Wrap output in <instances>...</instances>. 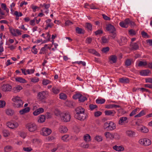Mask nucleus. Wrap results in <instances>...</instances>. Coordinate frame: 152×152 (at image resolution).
Here are the masks:
<instances>
[{
	"mask_svg": "<svg viewBox=\"0 0 152 152\" xmlns=\"http://www.w3.org/2000/svg\"><path fill=\"white\" fill-rule=\"evenodd\" d=\"M103 127L107 131H112L116 128V124L113 122L107 121L104 124Z\"/></svg>",
	"mask_w": 152,
	"mask_h": 152,
	"instance_id": "1",
	"label": "nucleus"
},
{
	"mask_svg": "<svg viewBox=\"0 0 152 152\" xmlns=\"http://www.w3.org/2000/svg\"><path fill=\"white\" fill-rule=\"evenodd\" d=\"M12 100L14 102V106L17 107H22L23 102L18 96H14Z\"/></svg>",
	"mask_w": 152,
	"mask_h": 152,
	"instance_id": "2",
	"label": "nucleus"
},
{
	"mask_svg": "<svg viewBox=\"0 0 152 152\" xmlns=\"http://www.w3.org/2000/svg\"><path fill=\"white\" fill-rule=\"evenodd\" d=\"M48 94V92L47 91L39 92L37 94L38 98L40 101L44 102H45V100L46 98V97Z\"/></svg>",
	"mask_w": 152,
	"mask_h": 152,
	"instance_id": "3",
	"label": "nucleus"
},
{
	"mask_svg": "<svg viewBox=\"0 0 152 152\" xmlns=\"http://www.w3.org/2000/svg\"><path fill=\"white\" fill-rule=\"evenodd\" d=\"M106 29L111 33V37L113 39H114L116 36V34L115 32V29L114 26L111 24H108L106 27Z\"/></svg>",
	"mask_w": 152,
	"mask_h": 152,
	"instance_id": "4",
	"label": "nucleus"
},
{
	"mask_svg": "<svg viewBox=\"0 0 152 152\" xmlns=\"http://www.w3.org/2000/svg\"><path fill=\"white\" fill-rule=\"evenodd\" d=\"M26 128L30 132H34L37 129V126L36 124L34 123H30L27 124L26 125Z\"/></svg>",
	"mask_w": 152,
	"mask_h": 152,
	"instance_id": "5",
	"label": "nucleus"
},
{
	"mask_svg": "<svg viewBox=\"0 0 152 152\" xmlns=\"http://www.w3.org/2000/svg\"><path fill=\"white\" fill-rule=\"evenodd\" d=\"M61 118L62 121L66 122H69L70 119V115L69 112L63 113L61 115Z\"/></svg>",
	"mask_w": 152,
	"mask_h": 152,
	"instance_id": "6",
	"label": "nucleus"
},
{
	"mask_svg": "<svg viewBox=\"0 0 152 152\" xmlns=\"http://www.w3.org/2000/svg\"><path fill=\"white\" fill-rule=\"evenodd\" d=\"M139 142L140 144L145 146L149 145L151 144L150 140L147 138L141 139L139 140Z\"/></svg>",
	"mask_w": 152,
	"mask_h": 152,
	"instance_id": "7",
	"label": "nucleus"
},
{
	"mask_svg": "<svg viewBox=\"0 0 152 152\" xmlns=\"http://www.w3.org/2000/svg\"><path fill=\"white\" fill-rule=\"evenodd\" d=\"M87 116V115L85 113L75 114V118L81 121H83L85 120Z\"/></svg>",
	"mask_w": 152,
	"mask_h": 152,
	"instance_id": "8",
	"label": "nucleus"
},
{
	"mask_svg": "<svg viewBox=\"0 0 152 152\" xmlns=\"http://www.w3.org/2000/svg\"><path fill=\"white\" fill-rule=\"evenodd\" d=\"M51 132V129L47 128H43L42 129L41 133L44 136H47L50 134Z\"/></svg>",
	"mask_w": 152,
	"mask_h": 152,
	"instance_id": "9",
	"label": "nucleus"
},
{
	"mask_svg": "<svg viewBox=\"0 0 152 152\" xmlns=\"http://www.w3.org/2000/svg\"><path fill=\"white\" fill-rule=\"evenodd\" d=\"M7 125L8 127L12 129H14L18 126V124L16 122H8L7 123Z\"/></svg>",
	"mask_w": 152,
	"mask_h": 152,
	"instance_id": "10",
	"label": "nucleus"
},
{
	"mask_svg": "<svg viewBox=\"0 0 152 152\" xmlns=\"http://www.w3.org/2000/svg\"><path fill=\"white\" fill-rule=\"evenodd\" d=\"M127 119L128 118L127 117H121L118 121V124L119 125H122L124 124V123H127L128 122V121H127Z\"/></svg>",
	"mask_w": 152,
	"mask_h": 152,
	"instance_id": "11",
	"label": "nucleus"
},
{
	"mask_svg": "<svg viewBox=\"0 0 152 152\" xmlns=\"http://www.w3.org/2000/svg\"><path fill=\"white\" fill-rule=\"evenodd\" d=\"M127 40L126 37H121L120 39L118 40L120 45L122 46L126 44Z\"/></svg>",
	"mask_w": 152,
	"mask_h": 152,
	"instance_id": "12",
	"label": "nucleus"
},
{
	"mask_svg": "<svg viewBox=\"0 0 152 152\" xmlns=\"http://www.w3.org/2000/svg\"><path fill=\"white\" fill-rule=\"evenodd\" d=\"M12 88V86L9 84L4 85L1 87L2 90L4 92L10 91Z\"/></svg>",
	"mask_w": 152,
	"mask_h": 152,
	"instance_id": "13",
	"label": "nucleus"
},
{
	"mask_svg": "<svg viewBox=\"0 0 152 152\" xmlns=\"http://www.w3.org/2000/svg\"><path fill=\"white\" fill-rule=\"evenodd\" d=\"M130 46L131 49L133 50H136L139 49V46L137 42L131 43Z\"/></svg>",
	"mask_w": 152,
	"mask_h": 152,
	"instance_id": "14",
	"label": "nucleus"
},
{
	"mask_svg": "<svg viewBox=\"0 0 152 152\" xmlns=\"http://www.w3.org/2000/svg\"><path fill=\"white\" fill-rule=\"evenodd\" d=\"M85 109L81 107H79L76 108L75 111L76 113L75 114H81L85 113Z\"/></svg>",
	"mask_w": 152,
	"mask_h": 152,
	"instance_id": "15",
	"label": "nucleus"
},
{
	"mask_svg": "<svg viewBox=\"0 0 152 152\" xmlns=\"http://www.w3.org/2000/svg\"><path fill=\"white\" fill-rule=\"evenodd\" d=\"M111 64L115 63L117 61V57L115 55H112L110 56L109 58Z\"/></svg>",
	"mask_w": 152,
	"mask_h": 152,
	"instance_id": "16",
	"label": "nucleus"
},
{
	"mask_svg": "<svg viewBox=\"0 0 152 152\" xmlns=\"http://www.w3.org/2000/svg\"><path fill=\"white\" fill-rule=\"evenodd\" d=\"M126 135L129 137H134L135 133L134 132L130 130H128L126 132Z\"/></svg>",
	"mask_w": 152,
	"mask_h": 152,
	"instance_id": "17",
	"label": "nucleus"
},
{
	"mask_svg": "<svg viewBox=\"0 0 152 152\" xmlns=\"http://www.w3.org/2000/svg\"><path fill=\"white\" fill-rule=\"evenodd\" d=\"M116 112L114 110H108L104 111L105 115H111L112 116H114L116 113Z\"/></svg>",
	"mask_w": 152,
	"mask_h": 152,
	"instance_id": "18",
	"label": "nucleus"
},
{
	"mask_svg": "<svg viewBox=\"0 0 152 152\" xmlns=\"http://www.w3.org/2000/svg\"><path fill=\"white\" fill-rule=\"evenodd\" d=\"M30 108L29 107H27L25 108L22 110H20L19 111V113L21 115H23L24 114L28 112L30 110Z\"/></svg>",
	"mask_w": 152,
	"mask_h": 152,
	"instance_id": "19",
	"label": "nucleus"
},
{
	"mask_svg": "<svg viewBox=\"0 0 152 152\" xmlns=\"http://www.w3.org/2000/svg\"><path fill=\"white\" fill-rule=\"evenodd\" d=\"M119 82L122 83H127L129 82V78L125 77H122L119 79Z\"/></svg>",
	"mask_w": 152,
	"mask_h": 152,
	"instance_id": "20",
	"label": "nucleus"
},
{
	"mask_svg": "<svg viewBox=\"0 0 152 152\" xmlns=\"http://www.w3.org/2000/svg\"><path fill=\"white\" fill-rule=\"evenodd\" d=\"M151 72L148 69L143 70L140 72V74L142 76H147Z\"/></svg>",
	"mask_w": 152,
	"mask_h": 152,
	"instance_id": "21",
	"label": "nucleus"
},
{
	"mask_svg": "<svg viewBox=\"0 0 152 152\" xmlns=\"http://www.w3.org/2000/svg\"><path fill=\"white\" fill-rule=\"evenodd\" d=\"M15 80L16 81L20 82V83H25L26 81L25 79L20 77H17L15 78Z\"/></svg>",
	"mask_w": 152,
	"mask_h": 152,
	"instance_id": "22",
	"label": "nucleus"
},
{
	"mask_svg": "<svg viewBox=\"0 0 152 152\" xmlns=\"http://www.w3.org/2000/svg\"><path fill=\"white\" fill-rule=\"evenodd\" d=\"M59 130L61 133H64L66 132L68 130V129L67 127L65 126H60L59 127Z\"/></svg>",
	"mask_w": 152,
	"mask_h": 152,
	"instance_id": "23",
	"label": "nucleus"
},
{
	"mask_svg": "<svg viewBox=\"0 0 152 152\" xmlns=\"http://www.w3.org/2000/svg\"><path fill=\"white\" fill-rule=\"evenodd\" d=\"M104 134L106 138L113 139L114 138L113 134L109 132H106L104 133Z\"/></svg>",
	"mask_w": 152,
	"mask_h": 152,
	"instance_id": "24",
	"label": "nucleus"
},
{
	"mask_svg": "<svg viewBox=\"0 0 152 152\" xmlns=\"http://www.w3.org/2000/svg\"><path fill=\"white\" fill-rule=\"evenodd\" d=\"M113 149L115 150L116 151H123L124 150V147H122L121 146H117L115 145L113 147Z\"/></svg>",
	"mask_w": 152,
	"mask_h": 152,
	"instance_id": "25",
	"label": "nucleus"
},
{
	"mask_svg": "<svg viewBox=\"0 0 152 152\" xmlns=\"http://www.w3.org/2000/svg\"><path fill=\"white\" fill-rule=\"evenodd\" d=\"M88 52L89 53L94 54L96 56H100V55L94 49H89L88 50Z\"/></svg>",
	"mask_w": 152,
	"mask_h": 152,
	"instance_id": "26",
	"label": "nucleus"
},
{
	"mask_svg": "<svg viewBox=\"0 0 152 152\" xmlns=\"http://www.w3.org/2000/svg\"><path fill=\"white\" fill-rule=\"evenodd\" d=\"M84 140L86 142H89L91 140V136L88 134H86L84 136Z\"/></svg>",
	"mask_w": 152,
	"mask_h": 152,
	"instance_id": "27",
	"label": "nucleus"
},
{
	"mask_svg": "<svg viewBox=\"0 0 152 152\" xmlns=\"http://www.w3.org/2000/svg\"><path fill=\"white\" fill-rule=\"evenodd\" d=\"M9 29L10 33L12 35L15 37L17 36L18 35L16 33V29L10 28Z\"/></svg>",
	"mask_w": 152,
	"mask_h": 152,
	"instance_id": "28",
	"label": "nucleus"
},
{
	"mask_svg": "<svg viewBox=\"0 0 152 152\" xmlns=\"http://www.w3.org/2000/svg\"><path fill=\"white\" fill-rule=\"evenodd\" d=\"M86 27L88 31L92 30V26L91 24L89 23H87L86 24Z\"/></svg>",
	"mask_w": 152,
	"mask_h": 152,
	"instance_id": "29",
	"label": "nucleus"
},
{
	"mask_svg": "<svg viewBox=\"0 0 152 152\" xmlns=\"http://www.w3.org/2000/svg\"><path fill=\"white\" fill-rule=\"evenodd\" d=\"M102 44L107 43L109 42V39L106 38L105 36L102 37L101 38Z\"/></svg>",
	"mask_w": 152,
	"mask_h": 152,
	"instance_id": "30",
	"label": "nucleus"
},
{
	"mask_svg": "<svg viewBox=\"0 0 152 152\" xmlns=\"http://www.w3.org/2000/svg\"><path fill=\"white\" fill-rule=\"evenodd\" d=\"M105 100L104 99H98L96 100V102L97 104H102L105 102Z\"/></svg>",
	"mask_w": 152,
	"mask_h": 152,
	"instance_id": "31",
	"label": "nucleus"
},
{
	"mask_svg": "<svg viewBox=\"0 0 152 152\" xmlns=\"http://www.w3.org/2000/svg\"><path fill=\"white\" fill-rule=\"evenodd\" d=\"M45 120V115H42L39 117V119L38 120V121L40 123L44 122Z\"/></svg>",
	"mask_w": 152,
	"mask_h": 152,
	"instance_id": "32",
	"label": "nucleus"
},
{
	"mask_svg": "<svg viewBox=\"0 0 152 152\" xmlns=\"http://www.w3.org/2000/svg\"><path fill=\"white\" fill-rule=\"evenodd\" d=\"M147 63L146 61H140L138 64L139 66H148Z\"/></svg>",
	"mask_w": 152,
	"mask_h": 152,
	"instance_id": "33",
	"label": "nucleus"
},
{
	"mask_svg": "<svg viewBox=\"0 0 152 152\" xmlns=\"http://www.w3.org/2000/svg\"><path fill=\"white\" fill-rule=\"evenodd\" d=\"M87 6L89 7L90 9H99L98 8L95 7L94 6L93 4L89 5V4H86L84 6V7L86 8H88Z\"/></svg>",
	"mask_w": 152,
	"mask_h": 152,
	"instance_id": "34",
	"label": "nucleus"
},
{
	"mask_svg": "<svg viewBox=\"0 0 152 152\" xmlns=\"http://www.w3.org/2000/svg\"><path fill=\"white\" fill-rule=\"evenodd\" d=\"M145 112L144 110L141 111L138 114L135 116V118L140 117L142 116L145 115Z\"/></svg>",
	"mask_w": 152,
	"mask_h": 152,
	"instance_id": "35",
	"label": "nucleus"
},
{
	"mask_svg": "<svg viewBox=\"0 0 152 152\" xmlns=\"http://www.w3.org/2000/svg\"><path fill=\"white\" fill-rule=\"evenodd\" d=\"M59 98L61 99L65 100L66 99L67 96L66 94L63 93H61L59 94Z\"/></svg>",
	"mask_w": 152,
	"mask_h": 152,
	"instance_id": "36",
	"label": "nucleus"
},
{
	"mask_svg": "<svg viewBox=\"0 0 152 152\" xmlns=\"http://www.w3.org/2000/svg\"><path fill=\"white\" fill-rule=\"evenodd\" d=\"M12 149V147L10 145H7L4 148V151L6 152H9Z\"/></svg>",
	"mask_w": 152,
	"mask_h": 152,
	"instance_id": "37",
	"label": "nucleus"
},
{
	"mask_svg": "<svg viewBox=\"0 0 152 152\" xmlns=\"http://www.w3.org/2000/svg\"><path fill=\"white\" fill-rule=\"evenodd\" d=\"M69 136L68 135L66 134L63 136L61 137V139L64 142H67L69 140Z\"/></svg>",
	"mask_w": 152,
	"mask_h": 152,
	"instance_id": "38",
	"label": "nucleus"
},
{
	"mask_svg": "<svg viewBox=\"0 0 152 152\" xmlns=\"http://www.w3.org/2000/svg\"><path fill=\"white\" fill-rule=\"evenodd\" d=\"M6 113L8 115H12L14 113V111L11 109H8L6 111Z\"/></svg>",
	"mask_w": 152,
	"mask_h": 152,
	"instance_id": "39",
	"label": "nucleus"
},
{
	"mask_svg": "<svg viewBox=\"0 0 152 152\" xmlns=\"http://www.w3.org/2000/svg\"><path fill=\"white\" fill-rule=\"evenodd\" d=\"M87 100V98L86 97L83 96L82 94L80 98H79V101L80 102H83L86 100Z\"/></svg>",
	"mask_w": 152,
	"mask_h": 152,
	"instance_id": "40",
	"label": "nucleus"
},
{
	"mask_svg": "<svg viewBox=\"0 0 152 152\" xmlns=\"http://www.w3.org/2000/svg\"><path fill=\"white\" fill-rule=\"evenodd\" d=\"M76 32L78 34H82L83 33L84 31L81 28H79L78 27H77L76 28Z\"/></svg>",
	"mask_w": 152,
	"mask_h": 152,
	"instance_id": "41",
	"label": "nucleus"
},
{
	"mask_svg": "<svg viewBox=\"0 0 152 152\" xmlns=\"http://www.w3.org/2000/svg\"><path fill=\"white\" fill-rule=\"evenodd\" d=\"M139 109V108H137L132 112L130 113L129 115V116H132L134 115H135L137 113V110Z\"/></svg>",
	"mask_w": 152,
	"mask_h": 152,
	"instance_id": "42",
	"label": "nucleus"
},
{
	"mask_svg": "<svg viewBox=\"0 0 152 152\" xmlns=\"http://www.w3.org/2000/svg\"><path fill=\"white\" fill-rule=\"evenodd\" d=\"M141 132L144 133H147L148 132V129L145 126H143L140 128Z\"/></svg>",
	"mask_w": 152,
	"mask_h": 152,
	"instance_id": "43",
	"label": "nucleus"
},
{
	"mask_svg": "<svg viewBox=\"0 0 152 152\" xmlns=\"http://www.w3.org/2000/svg\"><path fill=\"white\" fill-rule=\"evenodd\" d=\"M52 91L55 94H57L60 92V90L59 89L54 87L52 89Z\"/></svg>",
	"mask_w": 152,
	"mask_h": 152,
	"instance_id": "44",
	"label": "nucleus"
},
{
	"mask_svg": "<svg viewBox=\"0 0 152 152\" xmlns=\"http://www.w3.org/2000/svg\"><path fill=\"white\" fill-rule=\"evenodd\" d=\"M30 80L31 82L36 83L39 81V79L37 77H34L33 78H30Z\"/></svg>",
	"mask_w": 152,
	"mask_h": 152,
	"instance_id": "45",
	"label": "nucleus"
},
{
	"mask_svg": "<svg viewBox=\"0 0 152 152\" xmlns=\"http://www.w3.org/2000/svg\"><path fill=\"white\" fill-rule=\"evenodd\" d=\"M81 96V94L79 93H77L74 95L72 97L74 99H79V98H80Z\"/></svg>",
	"mask_w": 152,
	"mask_h": 152,
	"instance_id": "46",
	"label": "nucleus"
},
{
	"mask_svg": "<svg viewBox=\"0 0 152 152\" xmlns=\"http://www.w3.org/2000/svg\"><path fill=\"white\" fill-rule=\"evenodd\" d=\"M13 15L17 17H20L23 15V14L21 12H18L17 11L14 12Z\"/></svg>",
	"mask_w": 152,
	"mask_h": 152,
	"instance_id": "47",
	"label": "nucleus"
},
{
	"mask_svg": "<svg viewBox=\"0 0 152 152\" xmlns=\"http://www.w3.org/2000/svg\"><path fill=\"white\" fill-rule=\"evenodd\" d=\"M119 25L122 28H127L128 27V25L126 24L124 21L120 22L119 23Z\"/></svg>",
	"mask_w": 152,
	"mask_h": 152,
	"instance_id": "48",
	"label": "nucleus"
},
{
	"mask_svg": "<svg viewBox=\"0 0 152 152\" xmlns=\"http://www.w3.org/2000/svg\"><path fill=\"white\" fill-rule=\"evenodd\" d=\"M22 89V87L19 85L16 86L14 88V91H16L17 92H19L20 90Z\"/></svg>",
	"mask_w": 152,
	"mask_h": 152,
	"instance_id": "49",
	"label": "nucleus"
},
{
	"mask_svg": "<svg viewBox=\"0 0 152 152\" xmlns=\"http://www.w3.org/2000/svg\"><path fill=\"white\" fill-rule=\"evenodd\" d=\"M23 149L24 151L27 152H30L33 150L31 147H23Z\"/></svg>",
	"mask_w": 152,
	"mask_h": 152,
	"instance_id": "50",
	"label": "nucleus"
},
{
	"mask_svg": "<svg viewBox=\"0 0 152 152\" xmlns=\"http://www.w3.org/2000/svg\"><path fill=\"white\" fill-rule=\"evenodd\" d=\"M95 140L98 142L101 141L102 140V138L100 136H96L94 138Z\"/></svg>",
	"mask_w": 152,
	"mask_h": 152,
	"instance_id": "51",
	"label": "nucleus"
},
{
	"mask_svg": "<svg viewBox=\"0 0 152 152\" xmlns=\"http://www.w3.org/2000/svg\"><path fill=\"white\" fill-rule=\"evenodd\" d=\"M89 107L91 110H93L94 109L97 107V106L96 105L91 104L89 105Z\"/></svg>",
	"mask_w": 152,
	"mask_h": 152,
	"instance_id": "52",
	"label": "nucleus"
},
{
	"mask_svg": "<svg viewBox=\"0 0 152 152\" xmlns=\"http://www.w3.org/2000/svg\"><path fill=\"white\" fill-rule=\"evenodd\" d=\"M110 48L108 47L104 48L102 50V52L103 53H106L109 51Z\"/></svg>",
	"mask_w": 152,
	"mask_h": 152,
	"instance_id": "53",
	"label": "nucleus"
},
{
	"mask_svg": "<svg viewBox=\"0 0 152 152\" xmlns=\"http://www.w3.org/2000/svg\"><path fill=\"white\" fill-rule=\"evenodd\" d=\"M102 114V112L99 111H96L94 113V115L95 117H98L101 115Z\"/></svg>",
	"mask_w": 152,
	"mask_h": 152,
	"instance_id": "54",
	"label": "nucleus"
},
{
	"mask_svg": "<svg viewBox=\"0 0 152 152\" xmlns=\"http://www.w3.org/2000/svg\"><path fill=\"white\" fill-rule=\"evenodd\" d=\"M141 34L142 36L143 37H147L148 38L149 37V36L147 33L144 31H142L141 32Z\"/></svg>",
	"mask_w": 152,
	"mask_h": 152,
	"instance_id": "55",
	"label": "nucleus"
},
{
	"mask_svg": "<svg viewBox=\"0 0 152 152\" xmlns=\"http://www.w3.org/2000/svg\"><path fill=\"white\" fill-rule=\"evenodd\" d=\"M6 103L5 101L1 100L0 101V108H3L5 105Z\"/></svg>",
	"mask_w": 152,
	"mask_h": 152,
	"instance_id": "56",
	"label": "nucleus"
},
{
	"mask_svg": "<svg viewBox=\"0 0 152 152\" xmlns=\"http://www.w3.org/2000/svg\"><path fill=\"white\" fill-rule=\"evenodd\" d=\"M131 64V60L129 59H127L125 61V64L126 66L130 65Z\"/></svg>",
	"mask_w": 152,
	"mask_h": 152,
	"instance_id": "57",
	"label": "nucleus"
},
{
	"mask_svg": "<svg viewBox=\"0 0 152 152\" xmlns=\"http://www.w3.org/2000/svg\"><path fill=\"white\" fill-rule=\"evenodd\" d=\"M35 47L36 45L34 46L31 50L32 52L35 54H37V49Z\"/></svg>",
	"mask_w": 152,
	"mask_h": 152,
	"instance_id": "58",
	"label": "nucleus"
},
{
	"mask_svg": "<svg viewBox=\"0 0 152 152\" xmlns=\"http://www.w3.org/2000/svg\"><path fill=\"white\" fill-rule=\"evenodd\" d=\"M50 81L47 80H44L42 81V84L44 85H46L49 84Z\"/></svg>",
	"mask_w": 152,
	"mask_h": 152,
	"instance_id": "59",
	"label": "nucleus"
},
{
	"mask_svg": "<svg viewBox=\"0 0 152 152\" xmlns=\"http://www.w3.org/2000/svg\"><path fill=\"white\" fill-rule=\"evenodd\" d=\"M34 71V69H27L26 71V72L28 74H31L33 73Z\"/></svg>",
	"mask_w": 152,
	"mask_h": 152,
	"instance_id": "60",
	"label": "nucleus"
},
{
	"mask_svg": "<svg viewBox=\"0 0 152 152\" xmlns=\"http://www.w3.org/2000/svg\"><path fill=\"white\" fill-rule=\"evenodd\" d=\"M40 5L42 7H44L46 9H48L50 7V5L49 4H46L45 3L43 5L41 4Z\"/></svg>",
	"mask_w": 152,
	"mask_h": 152,
	"instance_id": "61",
	"label": "nucleus"
},
{
	"mask_svg": "<svg viewBox=\"0 0 152 152\" xmlns=\"http://www.w3.org/2000/svg\"><path fill=\"white\" fill-rule=\"evenodd\" d=\"M145 82L146 83H152V78L148 77L145 79Z\"/></svg>",
	"mask_w": 152,
	"mask_h": 152,
	"instance_id": "62",
	"label": "nucleus"
},
{
	"mask_svg": "<svg viewBox=\"0 0 152 152\" xmlns=\"http://www.w3.org/2000/svg\"><path fill=\"white\" fill-rule=\"evenodd\" d=\"M96 35H98L103 33V31L101 30H98L95 32Z\"/></svg>",
	"mask_w": 152,
	"mask_h": 152,
	"instance_id": "63",
	"label": "nucleus"
},
{
	"mask_svg": "<svg viewBox=\"0 0 152 152\" xmlns=\"http://www.w3.org/2000/svg\"><path fill=\"white\" fill-rule=\"evenodd\" d=\"M31 7L33 10V11L34 12H35L36 11V9L38 8L37 6H34L33 5H32Z\"/></svg>",
	"mask_w": 152,
	"mask_h": 152,
	"instance_id": "64",
	"label": "nucleus"
}]
</instances>
